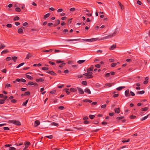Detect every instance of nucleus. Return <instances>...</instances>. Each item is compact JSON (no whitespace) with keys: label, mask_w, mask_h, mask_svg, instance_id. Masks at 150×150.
Listing matches in <instances>:
<instances>
[{"label":"nucleus","mask_w":150,"mask_h":150,"mask_svg":"<svg viewBox=\"0 0 150 150\" xmlns=\"http://www.w3.org/2000/svg\"><path fill=\"white\" fill-rule=\"evenodd\" d=\"M48 68L45 67H43L42 68V69L44 71H47L48 70Z\"/></svg>","instance_id":"nucleus-34"},{"label":"nucleus","mask_w":150,"mask_h":150,"mask_svg":"<svg viewBox=\"0 0 150 150\" xmlns=\"http://www.w3.org/2000/svg\"><path fill=\"white\" fill-rule=\"evenodd\" d=\"M11 58L12 59L14 62H16V60L17 59V57H13Z\"/></svg>","instance_id":"nucleus-14"},{"label":"nucleus","mask_w":150,"mask_h":150,"mask_svg":"<svg viewBox=\"0 0 150 150\" xmlns=\"http://www.w3.org/2000/svg\"><path fill=\"white\" fill-rule=\"evenodd\" d=\"M24 64V62H23L22 63H21L19 64L16 67L17 68H19V67H21Z\"/></svg>","instance_id":"nucleus-25"},{"label":"nucleus","mask_w":150,"mask_h":150,"mask_svg":"<svg viewBox=\"0 0 150 150\" xmlns=\"http://www.w3.org/2000/svg\"><path fill=\"white\" fill-rule=\"evenodd\" d=\"M51 125H54L56 126H58L59 125L57 123L55 122L52 123L51 124Z\"/></svg>","instance_id":"nucleus-28"},{"label":"nucleus","mask_w":150,"mask_h":150,"mask_svg":"<svg viewBox=\"0 0 150 150\" xmlns=\"http://www.w3.org/2000/svg\"><path fill=\"white\" fill-rule=\"evenodd\" d=\"M98 39V38H92L91 39H83L82 40L86 42H93L96 41Z\"/></svg>","instance_id":"nucleus-5"},{"label":"nucleus","mask_w":150,"mask_h":150,"mask_svg":"<svg viewBox=\"0 0 150 150\" xmlns=\"http://www.w3.org/2000/svg\"><path fill=\"white\" fill-rule=\"evenodd\" d=\"M28 100H26L25 102H24L23 103V106H26L27 103L28 102Z\"/></svg>","instance_id":"nucleus-31"},{"label":"nucleus","mask_w":150,"mask_h":150,"mask_svg":"<svg viewBox=\"0 0 150 150\" xmlns=\"http://www.w3.org/2000/svg\"><path fill=\"white\" fill-rule=\"evenodd\" d=\"M49 63L50 64L52 65H55V64L53 62H52L51 61H49Z\"/></svg>","instance_id":"nucleus-43"},{"label":"nucleus","mask_w":150,"mask_h":150,"mask_svg":"<svg viewBox=\"0 0 150 150\" xmlns=\"http://www.w3.org/2000/svg\"><path fill=\"white\" fill-rule=\"evenodd\" d=\"M30 144V143L29 142H27L24 144L25 146H26L27 147Z\"/></svg>","instance_id":"nucleus-39"},{"label":"nucleus","mask_w":150,"mask_h":150,"mask_svg":"<svg viewBox=\"0 0 150 150\" xmlns=\"http://www.w3.org/2000/svg\"><path fill=\"white\" fill-rule=\"evenodd\" d=\"M77 90L76 88H71L70 89V91L72 92H75Z\"/></svg>","instance_id":"nucleus-13"},{"label":"nucleus","mask_w":150,"mask_h":150,"mask_svg":"<svg viewBox=\"0 0 150 150\" xmlns=\"http://www.w3.org/2000/svg\"><path fill=\"white\" fill-rule=\"evenodd\" d=\"M75 8H71L70 9V11H72V12L74 11H75Z\"/></svg>","instance_id":"nucleus-48"},{"label":"nucleus","mask_w":150,"mask_h":150,"mask_svg":"<svg viewBox=\"0 0 150 150\" xmlns=\"http://www.w3.org/2000/svg\"><path fill=\"white\" fill-rule=\"evenodd\" d=\"M26 76L27 78L31 80L33 79V77L30 75H27Z\"/></svg>","instance_id":"nucleus-33"},{"label":"nucleus","mask_w":150,"mask_h":150,"mask_svg":"<svg viewBox=\"0 0 150 150\" xmlns=\"http://www.w3.org/2000/svg\"><path fill=\"white\" fill-rule=\"evenodd\" d=\"M94 68V66L92 65L91 67L87 69V71L88 72H92L91 71H93Z\"/></svg>","instance_id":"nucleus-6"},{"label":"nucleus","mask_w":150,"mask_h":150,"mask_svg":"<svg viewBox=\"0 0 150 150\" xmlns=\"http://www.w3.org/2000/svg\"><path fill=\"white\" fill-rule=\"evenodd\" d=\"M8 122L9 123H13L15 125L17 126H19L21 125V122L19 121L16 120H9Z\"/></svg>","instance_id":"nucleus-3"},{"label":"nucleus","mask_w":150,"mask_h":150,"mask_svg":"<svg viewBox=\"0 0 150 150\" xmlns=\"http://www.w3.org/2000/svg\"><path fill=\"white\" fill-rule=\"evenodd\" d=\"M21 79H17L16 80L14 81H13V83H15L16 82H19L20 81Z\"/></svg>","instance_id":"nucleus-41"},{"label":"nucleus","mask_w":150,"mask_h":150,"mask_svg":"<svg viewBox=\"0 0 150 150\" xmlns=\"http://www.w3.org/2000/svg\"><path fill=\"white\" fill-rule=\"evenodd\" d=\"M84 92L86 93H87L88 94L91 93V91L88 88H86L84 90Z\"/></svg>","instance_id":"nucleus-17"},{"label":"nucleus","mask_w":150,"mask_h":150,"mask_svg":"<svg viewBox=\"0 0 150 150\" xmlns=\"http://www.w3.org/2000/svg\"><path fill=\"white\" fill-rule=\"evenodd\" d=\"M15 10L16 11L19 12L21 10V9L17 7L15 8Z\"/></svg>","instance_id":"nucleus-37"},{"label":"nucleus","mask_w":150,"mask_h":150,"mask_svg":"<svg viewBox=\"0 0 150 150\" xmlns=\"http://www.w3.org/2000/svg\"><path fill=\"white\" fill-rule=\"evenodd\" d=\"M126 60L127 62H131V61H132L131 59H126Z\"/></svg>","instance_id":"nucleus-62"},{"label":"nucleus","mask_w":150,"mask_h":150,"mask_svg":"<svg viewBox=\"0 0 150 150\" xmlns=\"http://www.w3.org/2000/svg\"><path fill=\"white\" fill-rule=\"evenodd\" d=\"M95 67L98 68H99L100 67V66L99 64H97L95 65Z\"/></svg>","instance_id":"nucleus-50"},{"label":"nucleus","mask_w":150,"mask_h":150,"mask_svg":"<svg viewBox=\"0 0 150 150\" xmlns=\"http://www.w3.org/2000/svg\"><path fill=\"white\" fill-rule=\"evenodd\" d=\"M144 93V91H141L137 92V94H143Z\"/></svg>","instance_id":"nucleus-40"},{"label":"nucleus","mask_w":150,"mask_h":150,"mask_svg":"<svg viewBox=\"0 0 150 150\" xmlns=\"http://www.w3.org/2000/svg\"><path fill=\"white\" fill-rule=\"evenodd\" d=\"M149 115H147L146 116H145L144 117L142 118L141 119V120H142V121H143V120H144L148 118V117Z\"/></svg>","instance_id":"nucleus-30"},{"label":"nucleus","mask_w":150,"mask_h":150,"mask_svg":"<svg viewBox=\"0 0 150 150\" xmlns=\"http://www.w3.org/2000/svg\"><path fill=\"white\" fill-rule=\"evenodd\" d=\"M124 118V117H117V119H118V120H121V119H123Z\"/></svg>","instance_id":"nucleus-47"},{"label":"nucleus","mask_w":150,"mask_h":150,"mask_svg":"<svg viewBox=\"0 0 150 150\" xmlns=\"http://www.w3.org/2000/svg\"><path fill=\"white\" fill-rule=\"evenodd\" d=\"M3 128L4 130H9V128L7 127H4Z\"/></svg>","instance_id":"nucleus-58"},{"label":"nucleus","mask_w":150,"mask_h":150,"mask_svg":"<svg viewBox=\"0 0 150 150\" xmlns=\"http://www.w3.org/2000/svg\"><path fill=\"white\" fill-rule=\"evenodd\" d=\"M63 11V9H58L57 11L58 12H62Z\"/></svg>","instance_id":"nucleus-60"},{"label":"nucleus","mask_w":150,"mask_h":150,"mask_svg":"<svg viewBox=\"0 0 150 150\" xmlns=\"http://www.w3.org/2000/svg\"><path fill=\"white\" fill-rule=\"evenodd\" d=\"M11 59V57H8L6 58V60L7 61H9Z\"/></svg>","instance_id":"nucleus-26"},{"label":"nucleus","mask_w":150,"mask_h":150,"mask_svg":"<svg viewBox=\"0 0 150 150\" xmlns=\"http://www.w3.org/2000/svg\"><path fill=\"white\" fill-rule=\"evenodd\" d=\"M80 40L79 39H71V40H69V41H79Z\"/></svg>","instance_id":"nucleus-35"},{"label":"nucleus","mask_w":150,"mask_h":150,"mask_svg":"<svg viewBox=\"0 0 150 150\" xmlns=\"http://www.w3.org/2000/svg\"><path fill=\"white\" fill-rule=\"evenodd\" d=\"M46 73L55 76L56 75V74L52 71L46 72Z\"/></svg>","instance_id":"nucleus-9"},{"label":"nucleus","mask_w":150,"mask_h":150,"mask_svg":"<svg viewBox=\"0 0 150 150\" xmlns=\"http://www.w3.org/2000/svg\"><path fill=\"white\" fill-rule=\"evenodd\" d=\"M116 33V30L113 33L110 34L106 36L103 37L101 38L100 40H102L104 39H109L111 38L112 37L114 36L115 35Z\"/></svg>","instance_id":"nucleus-1"},{"label":"nucleus","mask_w":150,"mask_h":150,"mask_svg":"<svg viewBox=\"0 0 150 150\" xmlns=\"http://www.w3.org/2000/svg\"><path fill=\"white\" fill-rule=\"evenodd\" d=\"M16 148L13 147H11L9 148V150H16Z\"/></svg>","instance_id":"nucleus-56"},{"label":"nucleus","mask_w":150,"mask_h":150,"mask_svg":"<svg viewBox=\"0 0 150 150\" xmlns=\"http://www.w3.org/2000/svg\"><path fill=\"white\" fill-rule=\"evenodd\" d=\"M64 107L63 106H61L59 107V109L60 110H62L64 109Z\"/></svg>","instance_id":"nucleus-53"},{"label":"nucleus","mask_w":150,"mask_h":150,"mask_svg":"<svg viewBox=\"0 0 150 150\" xmlns=\"http://www.w3.org/2000/svg\"><path fill=\"white\" fill-rule=\"evenodd\" d=\"M82 84L84 85H86L87 84V82L86 81H82L81 82Z\"/></svg>","instance_id":"nucleus-38"},{"label":"nucleus","mask_w":150,"mask_h":150,"mask_svg":"<svg viewBox=\"0 0 150 150\" xmlns=\"http://www.w3.org/2000/svg\"><path fill=\"white\" fill-rule=\"evenodd\" d=\"M44 81V79L42 78H40V79H37L36 80V81L37 82H43Z\"/></svg>","instance_id":"nucleus-22"},{"label":"nucleus","mask_w":150,"mask_h":150,"mask_svg":"<svg viewBox=\"0 0 150 150\" xmlns=\"http://www.w3.org/2000/svg\"><path fill=\"white\" fill-rule=\"evenodd\" d=\"M125 88V87L124 86H122L119 87L117 88V90L118 91H120L122 90V89L124 88Z\"/></svg>","instance_id":"nucleus-19"},{"label":"nucleus","mask_w":150,"mask_h":150,"mask_svg":"<svg viewBox=\"0 0 150 150\" xmlns=\"http://www.w3.org/2000/svg\"><path fill=\"white\" fill-rule=\"evenodd\" d=\"M77 89H78L79 93H80L81 94H83L84 93L83 91L81 88L77 87Z\"/></svg>","instance_id":"nucleus-12"},{"label":"nucleus","mask_w":150,"mask_h":150,"mask_svg":"<svg viewBox=\"0 0 150 150\" xmlns=\"http://www.w3.org/2000/svg\"><path fill=\"white\" fill-rule=\"evenodd\" d=\"M110 76V73H108L106 74L105 75V76L106 77H108Z\"/></svg>","instance_id":"nucleus-51"},{"label":"nucleus","mask_w":150,"mask_h":150,"mask_svg":"<svg viewBox=\"0 0 150 150\" xmlns=\"http://www.w3.org/2000/svg\"><path fill=\"white\" fill-rule=\"evenodd\" d=\"M1 71L5 73H6V69H2L1 70Z\"/></svg>","instance_id":"nucleus-57"},{"label":"nucleus","mask_w":150,"mask_h":150,"mask_svg":"<svg viewBox=\"0 0 150 150\" xmlns=\"http://www.w3.org/2000/svg\"><path fill=\"white\" fill-rule=\"evenodd\" d=\"M95 117V116L94 115H89V117H90V118L91 119H93L94 117Z\"/></svg>","instance_id":"nucleus-42"},{"label":"nucleus","mask_w":150,"mask_h":150,"mask_svg":"<svg viewBox=\"0 0 150 150\" xmlns=\"http://www.w3.org/2000/svg\"><path fill=\"white\" fill-rule=\"evenodd\" d=\"M6 26L7 27H8V28H11L12 27V25L11 24H7V25H6Z\"/></svg>","instance_id":"nucleus-46"},{"label":"nucleus","mask_w":150,"mask_h":150,"mask_svg":"<svg viewBox=\"0 0 150 150\" xmlns=\"http://www.w3.org/2000/svg\"><path fill=\"white\" fill-rule=\"evenodd\" d=\"M28 25V23L26 22L24 23L23 24V25L24 26H27Z\"/></svg>","instance_id":"nucleus-64"},{"label":"nucleus","mask_w":150,"mask_h":150,"mask_svg":"<svg viewBox=\"0 0 150 150\" xmlns=\"http://www.w3.org/2000/svg\"><path fill=\"white\" fill-rule=\"evenodd\" d=\"M77 67L78 65H72V67L75 69H77Z\"/></svg>","instance_id":"nucleus-54"},{"label":"nucleus","mask_w":150,"mask_h":150,"mask_svg":"<svg viewBox=\"0 0 150 150\" xmlns=\"http://www.w3.org/2000/svg\"><path fill=\"white\" fill-rule=\"evenodd\" d=\"M56 62L58 64L61 63V65H62L63 66L65 65L66 64L65 63H64L63 61L61 60H57Z\"/></svg>","instance_id":"nucleus-10"},{"label":"nucleus","mask_w":150,"mask_h":150,"mask_svg":"<svg viewBox=\"0 0 150 150\" xmlns=\"http://www.w3.org/2000/svg\"><path fill=\"white\" fill-rule=\"evenodd\" d=\"M111 86V84L110 83H106L105 84V88H108Z\"/></svg>","instance_id":"nucleus-21"},{"label":"nucleus","mask_w":150,"mask_h":150,"mask_svg":"<svg viewBox=\"0 0 150 150\" xmlns=\"http://www.w3.org/2000/svg\"><path fill=\"white\" fill-rule=\"evenodd\" d=\"M92 72H88L83 74V75L85 76V78L86 79H89L92 78L93 76L92 75Z\"/></svg>","instance_id":"nucleus-2"},{"label":"nucleus","mask_w":150,"mask_h":150,"mask_svg":"<svg viewBox=\"0 0 150 150\" xmlns=\"http://www.w3.org/2000/svg\"><path fill=\"white\" fill-rule=\"evenodd\" d=\"M24 28L23 27H22L21 28H19L18 30V33L19 34H22L23 33V30L22 28Z\"/></svg>","instance_id":"nucleus-11"},{"label":"nucleus","mask_w":150,"mask_h":150,"mask_svg":"<svg viewBox=\"0 0 150 150\" xmlns=\"http://www.w3.org/2000/svg\"><path fill=\"white\" fill-rule=\"evenodd\" d=\"M83 12L86 13V15L88 16H92L91 13H87L88 12V10H84L83 11Z\"/></svg>","instance_id":"nucleus-7"},{"label":"nucleus","mask_w":150,"mask_h":150,"mask_svg":"<svg viewBox=\"0 0 150 150\" xmlns=\"http://www.w3.org/2000/svg\"><path fill=\"white\" fill-rule=\"evenodd\" d=\"M20 81L23 83H25L26 82V80L24 79H21Z\"/></svg>","instance_id":"nucleus-55"},{"label":"nucleus","mask_w":150,"mask_h":150,"mask_svg":"<svg viewBox=\"0 0 150 150\" xmlns=\"http://www.w3.org/2000/svg\"><path fill=\"white\" fill-rule=\"evenodd\" d=\"M50 16V13H47L44 16V18H48V17H49Z\"/></svg>","instance_id":"nucleus-29"},{"label":"nucleus","mask_w":150,"mask_h":150,"mask_svg":"<svg viewBox=\"0 0 150 150\" xmlns=\"http://www.w3.org/2000/svg\"><path fill=\"white\" fill-rule=\"evenodd\" d=\"M40 124V121L38 120H36L35 121L34 125L35 127H37Z\"/></svg>","instance_id":"nucleus-8"},{"label":"nucleus","mask_w":150,"mask_h":150,"mask_svg":"<svg viewBox=\"0 0 150 150\" xmlns=\"http://www.w3.org/2000/svg\"><path fill=\"white\" fill-rule=\"evenodd\" d=\"M116 47V45H113L111 46L110 49L111 50H113Z\"/></svg>","instance_id":"nucleus-24"},{"label":"nucleus","mask_w":150,"mask_h":150,"mask_svg":"<svg viewBox=\"0 0 150 150\" xmlns=\"http://www.w3.org/2000/svg\"><path fill=\"white\" fill-rule=\"evenodd\" d=\"M9 52V51L8 50H4V51H2L1 53V54H6L7 53H8V52Z\"/></svg>","instance_id":"nucleus-20"},{"label":"nucleus","mask_w":150,"mask_h":150,"mask_svg":"<svg viewBox=\"0 0 150 150\" xmlns=\"http://www.w3.org/2000/svg\"><path fill=\"white\" fill-rule=\"evenodd\" d=\"M35 84L36 85H37V83H34L33 82H32V81H30L29 82V83H28V85H30V86H32V85H33L34 84Z\"/></svg>","instance_id":"nucleus-23"},{"label":"nucleus","mask_w":150,"mask_h":150,"mask_svg":"<svg viewBox=\"0 0 150 150\" xmlns=\"http://www.w3.org/2000/svg\"><path fill=\"white\" fill-rule=\"evenodd\" d=\"M137 4L139 5H140L142 4L141 2L139 0H138L137 2Z\"/></svg>","instance_id":"nucleus-63"},{"label":"nucleus","mask_w":150,"mask_h":150,"mask_svg":"<svg viewBox=\"0 0 150 150\" xmlns=\"http://www.w3.org/2000/svg\"><path fill=\"white\" fill-rule=\"evenodd\" d=\"M129 91L128 89L126 90L125 91V94H128L129 93Z\"/></svg>","instance_id":"nucleus-61"},{"label":"nucleus","mask_w":150,"mask_h":150,"mask_svg":"<svg viewBox=\"0 0 150 150\" xmlns=\"http://www.w3.org/2000/svg\"><path fill=\"white\" fill-rule=\"evenodd\" d=\"M45 137L49 138L50 139H52L53 138V136L52 135H51L49 136H46Z\"/></svg>","instance_id":"nucleus-44"},{"label":"nucleus","mask_w":150,"mask_h":150,"mask_svg":"<svg viewBox=\"0 0 150 150\" xmlns=\"http://www.w3.org/2000/svg\"><path fill=\"white\" fill-rule=\"evenodd\" d=\"M53 51V50L52 49L49 50H45L44 51L45 52H52Z\"/></svg>","instance_id":"nucleus-36"},{"label":"nucleus","mask_w":150,"mask_h":150,"mask_svg":"<svg viewBox=\"0 0 150 150\" xmlns=\"http://www.w3.org/2000/svg\"><path fill=\"white\" fill-rule=\"evenodd\" d=\"M85 60H78L77 61V63L79 64H81L85 62Z\"/></svg>","instance_id":"nucleus-16"},{"label":"nucleus","mask_w":150,"mask_h":150,"mask_svg":"<svg viewBox=\"0 0 150 150\" xmlns=\"http://www.w3.org/2000/svg\"><path fill=\"white\" fill-rule=\"evenodd\" d=\"M31 56V54H30V53H28V54L27 55H26V59H29L30 57Z\"/></svg>","instance_id":"nucleus-32"},{"label":"nucleus","mask_w":150,"mask_h":150,"mask_svg":"<svg viewBox=\"0 0 150 150\" xmlns=\"http://www.w3.org/2000/svg\"><path fill=\"white\" fill-rule=\"evenodd\" d=\"M116 65V63H112L111 64V66L112 67H114Z\"/></svg>","instance_id":"nucleus-45"},{"label":"nucleus","mask_w":150,"mask_h":150,"mask_svg":"<svg viewBox=\"0 0 150 150\" xmlns=\"http://www.w3.org/2000/svg\"><path fill=\"white\" fill-rule=\"evenodd\" d=\"M6 47V45L3 44L2 43H0V49H3Z\"/></svg>","instance_id":"nucleus-15"},{"label":"nucleus","mask_w":150,"mask_h":150,"mask_svg":"<svg viewBox=\"0 0 150 150\" xmlns=\"http://www.w3.org/2000/svg\"><path fill=\"white\" fill-rule=\"evenodd\" d=\"M114 111L116 113H119L120 112V109L119 108H115L114 109Z\"/></svg>","instance_id":"nucleus-18"},{"label":"nucleus","mask_w":150,"mask_h":150,"mask_svg":"<svg viewBox=\"0 0 150 150\" xmlns=\"http://www.w3.org/2000/svg\"><path fill=\"white\" fill-rule=\"evenodd\" d=\"M106 107V105L105 104L101 106V108H102L104 109Z\"/></svg>","instance_id":"nucleus-59"},{"label":"nucleus","mask_w":150,"mask_h":150,"mask_svg":"<svg viewBox=\"0 0 150 150\" xmlns=\"http://www.w3.org/2000/svg\"><path fill=\"white\" fill-rule=\"evenodd\" d=\"M19 19V18L18 16L15 17L13 18V21H16L18 20Z\"/></svg>","instance_id":"nucleus-27"},{"label":"nucleus","mask_w":150,"mask_h":150,"mask_svg":"<svg viewBox=\"0 0 150 150\" xmlns=\"http://www.w3.org/2000/svg\"><path fill=\"white\" fill-rule=\"evenodd\" d=\"M11 86V85L10 84L7 83L6 84L5 87L6 88H8V87H10Z\"/></svg>","instance_id":"nucleus-49"},{"label":"nucleus","mask_w":150,"mask_h":150,"mask_svg":"<svg viewBox=\"0 0 150 150\" xmlns=\"http://www.w3.org/2000/svg\"><path fill=\"white\" fill-rule=\"evenodd\" d=\"M7 96L4 95V94H0V98L3 99L0 100V104H3L4 103V100L7 99Z\"/></svg>","instance_id":"nucleus-4"},{"label":"nucleus","mask_w":150,"mask_h":150,"mask_svg":"<svg viewBox=\"0 0 150 150\" xmlns=\"http://www.w3.org/2000/svg\"><path fill=\"white\" fill-rule=\"evenodd\" d=\"M148 109V108L147 107H145L144 108H143L142 109V110L143 111H146Z\"/></svg>","instance_id":"nucleus-52"}]
</instances>
